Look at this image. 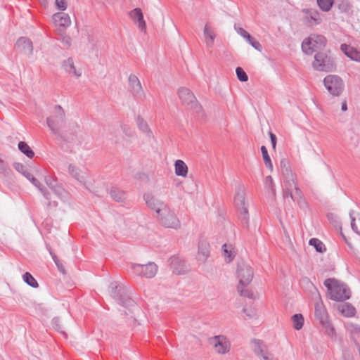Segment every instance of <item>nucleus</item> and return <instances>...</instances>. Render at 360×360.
I'll use <instances>...</instances> for the list:
<instances>
[{
    "label": "nucleus",
    "instance_id": "obj_1",
    "mask_svg": "<svg viewBox=\"0 0 360 360\" xmlns=\"http://www.w3.org/2000/svg\"><path fill=\"white\" fill-rule=\"evenodd\" d=\"M46 124L53 135L66 142L74 140L79 128L77 122H67L65 112L60 105L53 107V115L46 118Z\"/></svg>",
    "mask_w": 360,
    "mask_h": 360
},
{
    "label": "nucleus",
    "instance_id": "obj_2",
    "mask_svg": "<svg viewBox=\"0 0 360 360\" xmlns=\"http://www.w3.org/2000/svg\"><path fill=\"white\" fill-rule=\"evenodd\" d=\"M281 173L283 177V197L285 200L290 198L298 206L306 210L307 203L303 198L302 191L298 188L295 181V175L292 173L288 160L282 159L280 162Z\"/></svg>",
    "mask_w": 360,
    "mask_h": 360
},
{
    "label": "nucleus",
    "instance_id": "obj_3",
    "mask_svg": "<svg viewBox=\"0 0 360 360\" xmlns=\"http://www.w3.org/2000/svg\"><path fill=\"white\" fill-rule=\"evenodd\" d=\"M109 290L112 297L120 305L129 308V313L124 311L121 312V316H126V323H134L135 319L134 317V309H138L134 301L131 299L125 292V290L117 284V282H112L109 286Z\"/></svg>",
    "mask_w": 360,
    "mask_h": 360
},
{
    "label": "nucleus",
    "instance_id": "obj_4",
    "mask_svg": "<svg viewBox=\"0 0 360 360\" xmlns=\"http://www.w3.org/2000/svg\"><path fill=\"white\" fill-rule=\"evenodd\" d=\"M324 285L326 287L329 297L332 300L344 302L351 297L349 288L344 283L334 278L325 280Z\"/></svg>",
    "mask_w": 360,
    "mask_h": 360
},
{
    "label": "nucleus",
    "instance_id": "obj_5",
    "mask_svg": "<svg viewBox=\"0 0 360 360\" xmlns=\"http://www.w3.org/2000/svg\"><path fill=\"white\" fill-rule=\"evenodd\" d=\"M178 96L183 106L191 111L199 118L205 117V112L202 105L197 100L194 94L188 88L180 87L178 89Z\"/></svg>",
    "mask_w": 360,
    "mask_h": 360
},
{
    "label": "nucleus",
    "instance_id": "obj_6",
    "mask_svg": "<svg viewBox=\"0 0 360 360\" xmlns=\"http://www.w3.org/2000/svg\"><path fill=\"white\" fill-rule=\"evenodd\" d=\"M326 41V37L323 35L311 34L302 42V49L305 53L311 55L315 51L323 49Z\"/></svg>",
    "mask_w": 360,
    "mask_h": 360
},
{
    "label": "nucleus",
    "instance_id": "obj_7",
    "mask_svg": "<svg viewBox=\"0 0 360 360\" xmlns=\"http://www.w3.org/2000/svg\"><path fill=\"white\" fill-rule=\"evenodd\" d=\"M312 65L318 71L332 72L335 69L334 59L323 52H319L314 56Z\"/></svg>",
    "mask_w": 360,
    "mask_h": 360
},
{
    "label": "nucleus",
    "instance_id": "obj_8",
    "mask_svg": "<svg viewBox=\"0 0 360 360\" xmlns=\"http://www.w3.org/2000/svg\"><path fill=\"white\" fill-rule=\"evenodd\" d=\"M157 219L166 228L178 229L181 226L180 221L169 206H167L160 214L157 215Z\"/></svg>",
    "mask_w": 360,
    "mask_h": 360
},
{
    "label": "nucleus",
    "instance_id": "obj_9",
    "mask_svg": "<svg viewBox=\"0 0 360 360\" xmlns=\"http://www.w3.org/2000/svg\"><path fill=\"white\" fill-rule=\"evenodd\" d=\"M323 84L329 94L333 96H339L344 90L345 84L338 75H329L323 79Z\"/></svg>",
    "mask_w": 360,
    "mask_h": 360
},
{
    "label": "nucleus",
    "instance_id": "obj_10",
    "mask_svg": "<svg viewBox=\"0 0 360 360\" xmlns=\"http://www.w3.org/2000/svg\"><path fill=\"white\" fill-rule=\"evenodd\" d=\"M131 269L139 276L152 278L157 274L158 266L155 263L149 262L146 264L131 263Z\"/></svg>",
    "mask_w": 360,
    "mask_h": 360
},
{
    "label": "nucleus",
    "instance_id": "obj_11",
    "mask_svg": "<svg viewBox=\"0 0 360 360\" xmlns=\"http://www.w3.org/2000/svg\"><path fill=\"white\" fill-rule=\"evenodd\" d=\"M237 277L239 279L238 285H248L253 278V269L244 261H240L238 263L236 270Z\"/></svg>",
    "mask_w": 360,
    "mask_h": 360
},
{
    "label": "nucleus",
    "instance_id": "obj_12",
    "mask_svg": "<svg viewBox=\"0 0 360 360\" xmlns=\"http://www.w3.org/2000/svg\"><path fill=\"white\" fill-rule=\"evenodd\" d=\"M129 91L136 100L143 101L146 98V94L143 89L139 79L135 75H130L128 78Z\"/></svg>",
    "mask_w": 360,
    "mask_h": 360
},
{
    "label": "nucleus",
    "instance_id": "obj_13",
    "mask_svg": "<svg viewBox=\"0 0 360 360\" xmlns=\"http://www.w3.org/2000/svg\"><path fill=\"white\" fill-rule=\"evenodd\" d=\"M13 166L16 171H18L19 173H21L36 187H37L46 199H49V193L48 191L44 187H42L40 182L36 178H34L30 172H27L25 165L20 162H14Z\"/></svg>",
    "mask_w": 360,
    "mask_h": 360
},
{
    "label": "nucleus",
    "instance_id": "obj_14",
    "mask_svg": "<svg viewBox=\"0 0 360 360\" xmlns=\"http://www.w3.org/2000/svg\"><path fill=\"white\" fill-rule=\"evenodd\" d=\"M210 343L218 354H225L230 351L231 343L224 335H215L210 338Z\"/></svg>",
    "mask_w": 360,
    "mask_h": 360
},
{
    "label": "nucleus",
    "instance_id": "obj_15",
    "mask_svg": "<svg viewBox=\"0 0 360 360\" xmlns=\"http://www.w3.org/2000/svg\"><path fill=\"white\" fill-rule=\"evenodd\" d=\"M143 199L148 207L154 210L157 215L160 214L162 210L168 206L164 201L158 199L149 193L144 194Z\"/></svg>",
    "mask_w": 360,
    "mask_h": 360
},
{
    "label": "nucleus",
    "instance_id": "obj_16",
    "mask_svg": "<svg viewBox=\"0 0 360 360\" xmlns=\"http://www.w3.org/2000/svg\"><path fill=\"white\" fill-rule=\"evenodd\" d=\"M169 262L173 273L176 274H185L189 270L188 266L186 265L184 261L181 260L178 257H171L169 259Z\"/></svg>",
    "mask_w": 360,
    "mask_h": 360
},
{
    "label": "nucleus",
    "instance_id": "obj_17",
    "mask_svg": "<svg viewBox=\"0 0 360 360\" xmlns=\"http://www.w3.org/2000/svg\"><path fill=\"white\" fill-rule=\"evenodd\" d=\"M15 46L29 56L32 55L33 53L32 42L27 37H20L16 41Z\"/></svg>",
    "mask_w": 360,
    "mask_h": 360
},
{
    "label": "nucleus",
    "instance_id": "obj_18",
    "mask_svg": "<svg viewBox=\"0 0 360 360\" xmlns=\"http://www.w3.org/2000/svg\"><path fill=\"white\" fill-rule=\"evenodd\" d=\"M210 256V245L206 241H200L198 244L197 259L201 264H205Z\"/></svg>",
    "mask_w": 360,
    "mask_h": 360
},
{
    "label": "nucleus",
    "instance_id": "obj_19",
    "mask_svg": "<svg viewBox=\"0 0 360 360\" xmlns=\"http://www.w3.org/2000/svg\"><path fill=\"white\" fill-rule=\"evenodd\" d=\"M136 123L139 129L149 139H154V135L149 127L147 122L140 115H138L136 118Z\"/></svg>",
    "mask_w": 360,
    "mask_h": 360
},
{
    "label": "nucleus",
    "instance_id": "obj_20",
    "mask_svg": "<svg viewBox=\"0 0 360 360\" xmlns=\"http://www.w3.org/2000/svg\"><path fill=\"white\" fill-rule=\"evenodd\" d=\"M53 20L56 26L63 28L68 27L71 23L70 18L68 14L62 12L55 13L53 15Z\"/></svg>",
    "mask_w": 360,
    "mask_h": 360
},
{
    "label": "nucleus",
    "instance_id": "obj_21",
    "mask_svg": "<svg viewBox=\"0 0 360 360\" xmlns=\"http://www.w3.org/2000/svg\"><path fill=\"white\" fill-rule=\"evenodd\" d=\"M69 173L77 181L86 186V173L80 170L78 167L73 165H70L68 167Z\"/></svg>",
    "mask_w": 360,
    "mask_h": 360
},
{
    "label": "nucleus",
    "instance_id": "obj_22",
    "mask_svg": "<svg viewBox=\"0 0 360 360\" xmlns=\"http://www.w3.org/2000/svg\"><path fill=\"white\" fill-rule=\"evenodd\" d=\"M62 67L66 72L72 74L77 77H79L82 75L81 70L76 69L72 58H68L67 60H63Z\"/></svg>",
    "mask_w": 360,
    "mask_h": 360
},
{
    "label": "nucleus",
    "instance_id": "obj_23",
    "mask_svg": "<svg viewBox=\"0 0 360 360\" xmlns=\"http://www.w3.org/2000/svg\"><path fill=\"white\" fill-rule=\"evenodd\" d=\"M314 315L316 319L319 321L320 323H323V322L328 320V313L322 301L317 302L315 304Z\"/></svg>",
    "mask_w": 360,
    "mask_h": 360
},
{
    "label": "nucleus",
    "instance_id": "obj_24",
    "mask_svg": "<svg viewBox=\"0 0 360 360\" xmlns=\"http://www.w3.org/2000/svg\"><path fill=\"white\" fill-rule=\"evenodd\" d=\"M302 13L306 14L307 19L310 21L311 25H318L321 22V18H320L319 13L317 10L314 8H304Z\"/></svg>",
    "mask_w": 360,
    "mask_h": 360
},
{
    "label": "nucleus",
    "instance_id": "obj_25",
    "mask_svg": "<svg viewBox=\"0 0 360 360\" xmlns=\"http://www.w3.org/2000/svg\"><path fill=\"white\" fill-rule=\"evenodd\" d=\"M338 309L344 316L347 317H352L356 314V309L354 307L347 302H343L338 304Z\"/></svg>",
    "mask_w": 360,
    "mask_h": 360
},
{
    "label": "nucleus",
    "instance_id": "obj_26",
    "mask_svg": "<svg viewBox=\"0 0 360 360\" xmlns=\"http://www.w3.org/2000/svg\"><path fill=\"white\" fill-rule=\"evenodd\" d=\"M340 49L352 60L360 61V52L356 49L345 44L341 45Z\"/></svg>",
    "mask_w": 360,
    "mask_h": 360
},
{
    "label": "nucleus",
    "instance_id": "obj_27",
    "mask_svg": "<svg viewBox=\"0 0 360 360\" xmlns=\"http://www.w3.org/2000/svg\"><path fill=\"white\" fill-rule=\"evenodd\" d=\"M175 174L177 176L186 177L188 174V167L181 160H177L174 162Z\"/></svg>",
    "mask_w": 360,
    "mask_h": 360
},
{
    "label": "nucleus",
    "instance_id": "obj_28",
    "mask_svg": "<svg viewBox=\"0 0 360 360\" xmlns=\"http://www.w3.org/2000/svg\"><path fill=\"white\" fill-rule=\"evenodd\" d=\"M111 198L116 202H122L126 200V193L117 187H112L110 191Z\"/></svg>",
    "mask_w": 360,
    "mask_h": 360
},
{
    "label": "nucleus",
    "instance_id": "obj_29",
    "mask_svg": "<svg viewBox=\"0 0 360 360\" xmlns=\"http://www.w3.org/2000/svg\"><path fill=\"white\" fill-rule=\"evenodd\" d=\"M354 212L351 210L349 212V217L351 218V226L354 231L360 235V214L356 217L354 216Z\"/></svg>",
    "mask_w": 360,
    "mask_h": 360
},
{
    "label": "nucleus",
    "instance_id": "obj_30",
    "mask_svg": "<svg viewBox=\"0 0 360 360\" xmlns=\"http://www.w3.org/2000/svg\"><path fill=\"white\" fill-rule=\"evenodd\" d=\"M18 149L29 158H32L34 156V151L25 141L18 143Z\"/></svg>",
    "mask_w": 360,
    "mask_h": 360
},
{
    "label": "nucleus",
    "instance_id": "obj_31",
    "mask_svg": "<svg viewBox=\"0 0 360 360\" xmlns=\"http://www.w3.org/2000/svg\"><path fill=\"white\" fill-rule=\"evenodd\" d=\"M309 244L314 247L315 250L318 252L323 253L326 250L325 245L318 238H311L309 241Z\"/></svg>",
    "mask_w": 360,
    "mask_h": 360
},
{
    "label": "nucleus",
    "instance_id": "obj_32",
    "mask_svg": "<svg viewBox=\"0 0 360 360\" xmlns=\"http://www.w3.org/2000/svg\"><path fill=\"white\" fill-rule=\"evenodd\" d=\"M234 202L238 208L245 207V193L240 188L237 191L234 198Z\"/></svg>",
    "mask_w": 360,
    "mask_h": 360
},
{
    "label": "nucleus",
    "instance_id": "obj_33",
    "mask_svg": "<svg viewBox=\"0 0 360 360\" xmlns=\"http://www.w3.org/2000/svg\"><path fill=\"white\" fill-rule=\"evenodd\" d=\"M262 158L266 167L270 170H273V165L270 156L269 155L266 148L264 146L261 147Z\"/></svg>",
    "mask_w": 360,
    "mask_h": 360
},
{
    "label": "nucleus",
    "instance_id": "obj_34",
    "mask_svg": "<svg viewBox=\"0 0 360 360\" xmlns=\"http://www.w3.org/2000/svg\"><path fill=\"white\" fill-rule=\"evenodd\" d=\"M239 218L243 225L249 226V212L246 207H239Z\"/></svg>",
    "mask_w": 360,
    "mask_h": 360
},
{
    "label": "nucleus",
    "instance_id": "obj_35",
    "mask_svg": "<svg viewBox=\"0 0 360 360\" xmlns=\"http://www.w3.org/2000/svg\"><path fill=\"white\" fill-rule=\"evenodd\" d=\"M293 326L296 330H300L304 324V317L301 314H295L292 316Z\"/></svg>",
    "mask_w": 360,
    "mask_h": 360
},
{
    "label": "nucleus",
    "instance_id": "obj_36",
    "mask_svg": "<svg viewBox=\"0 0 360 360\" xmlns=\"http://www.w3.org/2000/svg\"><path fill=\"white\" fill-rule=\"evenodd\" d=\"M52 191L61 200H65L68 198V193L60 185L54 187Z\"/></svg>",
    "mask_w": 360,
    "mask_h": 360
},
{
    "label": "nucleus",
    "instance_id": "obj_37",
    "mask_svg": "<svg viewBox=\"0 0 360 360\" xmlns=\"http://www.w3.org/2000/svg\"><path fill=\"white\" fill-rule=\"evenodd\" d=\"M334 4V0H317V4L323 11L328 12Z\"/></svg>",
    "mask_w": 360,
    "mask_h": 360
},
{
    "label": "nucleus",
    "instance_id": "obj_38",
    "mask_svg": "<svg viewBox=\"0 0 360 360\" xmlns=\"http://www.w3.org/2000/svg\"><path fill=\"white\" fill-rule=\"evenodd\" d=\"M23 281L25 282L27 285L32 288H37L39 286V284L37 281L35 280V278L32 276V274L29 272H26L22 276Z\"/></svg>",
    "mask_w": 360,
    "mask_h": 360
},
{
    "label": "nucleus",
    "instance_id": "obj_39",
    "mask_svg": "<svg viewBox=\"0 0 360 360\" xmlns=\"http://www.w3.org/2000/svg\"><path fill=\"white\" fill-rule=\"evenodd\" d=\"M264 185L266 189L269 190L272 193L273 196H276V188L275 184L271 176H267L265 178Z\"/></svg>",
    "mask_w": 360,
    "mask_h": 360
},
{
    "label": "nucleus",
    "instance_id": "obj_40",
    "mask_svg": "<svg viewBox=\"0 0 360 360\" xmlns=\"http://www.w3.org/2000/svg\"><path fill=\"white\" fill-rule=\"evenodd\" d=\"M222 250L226 262L228 263L231 262L235 257V254L232 252L231 246L228 247L226 244H224Z\"/></svg>",
    "mask_w": 360,
    "mask_h": 360
},
{
    "label": "nucleus",
    "instance_id": "obj_41",
    "mask_svg": "<svg viewBox=\"0 0 360 360\" xmlns=\"http://www.w3.org/2000/svg\"><path fill=\"white\" fill-rule=\"evenodd\" d=\"M254 345H255V348H254V352L257 355H260V354H264V349H263V342L261 341L260 340H256V339H254L252 340Z\"/></svg>",
    "mask_w": 360,
    "mask_h": 360
},
{
    "label": "nucleus",
    "instance_id": "obj_42",
    "mask_svg": "<svg viewBox=\"0 0 360 360\" xmlns=\"http://www.w3.org/2000/svg\"><path fill=\"white\" fill-rule=\"evenodd\" d=\"M204 35L206 37H209L210 39V41H206L207 45L208 46H212L214 43V39H215V34L210 30L207 25H205V26L204 27Z\"/></svg>",
    "mask_w": 360,
    "mask_h": 360
},
{
    "label": "nucleus",
    "instance_id": "obj_43",
    "mask_svg": "<svg viewBox=\"0 0 360 360\" xmlns=\"http://www.w3.org/2000/svg\"><path fill=\"white\" fill-rule=\"evenodd\" d=\"M322 326L325 329L326 333L330 336L333 337L335 334V328L332 326V324L328 321V320H326L323 323H321Z\"/></svg>",
    "mask_w": 360,
    "mask_h": 360
},
{
    "label": "nucleus",
    "instance_id": "obj_44",
    "mask_svg": "<svg viewBox=\"0 0 360 360\" xmlns=\"http://www.w3.org/2000/svg\"><path fill=\"white\" fill-rule=\"evenodd\" d=\"M322 326L325 329L326 333L330 336L333 337L335 334V328L332 326V324L328 321V320H326L323 323H321Z\"/></svg>",
    "mask_w": 360,
    "mask_h": 360
},
{
    "label": "nucleus",
    "instance_id": "obj_45",
    "mask_svg": "<svg viewBox=\"0 0 360 360\" xmlns=\"http://www.w3.org/2000/svg\"><path fill=\"white\" fill-rule=\"evenodd\" d=\"M243 285H238L237 290L240 296L246 297L250 299L254 298V294L248 289H243Z\"/></svg>",
    "mask_w": 360,
    "mask_h": 360
},
{
    "label": "nucleus",
    "instance_id": "obj_46",
    "mask_svg": "<svg viewBox=\"0 0 360 360\" xmlns=\"http://www.w3.org/2000/svg\"><path fill=\"white\" fill-rule=\"evenodd\" d=\"M0 173L3 174L5 176H9L12 170L9 167V166L6 164L1 158H0Z\"/></svg>",
    "mask_w": 360,
    "mask_h": 360
},
{
    "label": "nucleus",
    "instance_id": "obj_47",
    "mask_svg": "<svg viewBox=\"0 0 360 360\" xmlns=\"http://www.w3.org/2000/svg\"><path fill=\"white\" fill-rule=\"evenodd\" d=\"M236 73L238 80L240 82H247L248 80V76L242 68H236Z\"/></svg>",
    "mask_w": 360,
    "mask_h": 360
},
{
    "label": "nucleus",
    "instance_id": "obj_48",
    "mask_svg": "<svg viewBox=\"0 0 360 360\" xmlns=\"http://www.w3.org/2000/svg\"><path fill=\"white\" fill-rule=\"evenodd\" d=\"M246 40L256 50H257L259 51H262V46L261 44L257 40H256L253 37H252L250 35V38L247 37Z\"/></svg>",
    "mask_w": 360,
    "mask_h": 360
},
{
    "label": "nucleus",
    "instance_id": "obj_49",
    "mask_svg": "<svg viewBox=\"0 0 360 360\" xmlns=\"http://www.w3.org/2000/svg\"><path fill=\"white\" fill-rule=\"evenodd\" d=\"M58 39L65 46L66 48H70L71 46V39L70 37L61 34Z\"/></svg>",
    "mask_w": 360,
    "mask_h": 360
},
{
    "label": "nucleus",
    "instance_id": "obj_50",
    "mask_svg": "<svg viewBox=\"0 0 360 360\" xmlns=\"http://www.w3.org/2000/svg\"><path fill=\"white\" fill-rule=\"evenodd\" d=\"M60 319L58 317H55L52 320V326L56 330L62 333H65L64 331L63 330L62 326L60 324Z\"/></svg>",
    "mask_w": 360,
    "mask_h": 360
},
{
    "label": "nucleus",
    "instance_id": "obj_51",
    "mask_svg": "<svg viewBox=\"0 0 360 360\" xmlns=\"http://www.w3.org/2000/svg\"><path fill=\"white\" fill-rule=\"evenodd\" d=\"M338 7L342 12H348L351 6L347 1H342L338 4Z\"/></svg>",
    "mask_w": 360,
    "mask_h": 360
},
{
    "label": "nucleus",
    "instance_id": "obj_52",
    "mask_svg": "<svg viewBox=\"0 0 360 360\" xmlns=\"http://www.w3.org/2000/svg\"><path fill=\"white\" fill-rule=\"evenodd\" d=\"M136 20H137L139 28L141 31L146 30V22L143 19V15L142 14L141 15H140L138 18H136Z\"/></svg>",
    "mask_w": 360,
    "mask_h": 360
},
{
    "label": "nucleus",
    "instance_id": "obj_53",
    "mask_svg": "<svg viewBox=\"0 0 360 360\" xmlns=\"http://www.w3.org/2000/svg\"><path fill=\"white\" fill-rule=\"evenodd\" d=\"M143 14L141 9L139 8H134L130 12V16L132 19L136 20Z\"/></svg>",
    "mask_w": 360,
    "mask_h": 360
},
{
    "label": "nucleus",
    "instance_id": "obj_54",
    "mask_svg": "<svg viewBox=\"0 0 360 360\" xmlns=\"http://www.w3.org/2000/svg\"><path fill=\"white\" fill-rule=\"evenodd\" d=\"M122 131L124 132V134H125L126 136H127L129 137H132L134 136V131L129 126L123 125V126H122Z\"/></svg>",
    "mask_w": 360,
    "mask_h": 360
},
{
    "label": "nucleus",
    "instance_id": "obj_55",
    "mask_svg": "<svg viewBox=\"0 0 360 360\" xmlns=\"http://www.w3.org/2000/svg\"><path fill=\"white\" fill-rule=\"evenodd\" d=\"M56 5L61 11H65L67 8V3L65 0H56Z\"/></svg>",
    "mask_w": 360,
    "mask_h": 360
},
{
    "label": "nucleus",
    "instance_id": "obj_56",
    "mask_svg": "<svg viewBox=\"0 0 360 360\" xmlns=\"http://www.w3.org/2000/svg\"><path fill=\"white\" fill-rule=\"evenodd\" d=\"M235 29L236 30V32H238V34H239L240 36H242L244 39H246L247 37H250V34L247 32L245 31L243 28L242 27H236L235 26Z\"/></svg>",
    "mask_w": 360,
    "mask_h": 360
},
{
    "label": "nucleus",
    "instance_id": "obj_57",
    "mask_svg": "<svg viewBox=\"0 0 360 360\" xmlns=\"http://www.w3.org/2000/svg\"><path fill=\"white\" fill-rule=\"evenodd\" d=\"M269 137H270V139H271V145H272V148L274 150H276L277 138H276V135L274 134H273L271 131H269Z\"/></svg>",
    "mask_w": 360,
    "mask_h": 360
},
{
    "label": "nucleus",
    "instance_id": "obj_58",
    "mask_svg": "<svg viewBox=\"0 0 360 360\" xmlns=\"http://www.w3.org/2000/svg\"><path fill=\"white\" fill-rule=\"evenodd\" d=\"M45 181L47 186L51 191L54 188L55 186L58 185L55 180H51V179L46 178Z\"/></svg>",
    "mask_w": 360,
    "mask_h": 360
},
{
    "label": "nucleus",
    "instance_id": "obj_59",
    "mask_svg": "<svg viewBox=\"0 0 360 360\" xmlns=\"http://www.w3.org/2000/svg\"><path fill=\"white\" fill-rule=\"evenodd\" d=\"M48 250H49V252L50 253V255H51L55 264L56 263H58V262L60 261L59 259L58 258V257L56 256V255L53 252V251L52 250V249L49 247L48 248Z\"/></svg>",
    "mask_w": 360,
    "mask_h": 360
},
{
    "label": "nucleus",
    "instance_id": "obj_60",
    "mask_svg": "<svg viewBox=\"0 0 360 360\" xmlns=\"http://www.w3.org/2000/svg\"><path fill=\"white\" fill-rule=\"evenodd\" d=\"M48 193H50L49 192H48ZM49 199H47L49 200V202L47 203V206L49 207H57L58 206V202L56 201H55V200L51 201L50 200H51V194H49Z\"/></svg>",
    "mask_w": 360,
    "mask_h": 360
},
{
    "label": "nucleus",
    "instance_id": "obj_61",
    "mask_svg": "<svg viewBox=\"0 0 360 360\" xmlns=\"http://www.w3.org/2000/svg\"><path fill=\"white\" fill-rule=\"evenodd\" d=\"M56 265L57 266L58 270L63 274H65L66 272H65V267L63 266V265L60 263V262L59 261L58 263H56Z\"/></svg>",
    "mask_w": 360,
    "mask_h": 360
},
{
    "label": "nucleus",
    "instance_id": "obj_62",
    "mask_svg": "<svg viewBox=\"0 0 360 360\" xmlns=\"http://www.w3.org/2000/svg\"><path fill=\"white\" fill-rule=\"evenodd\" d=\"M258 356L261 357L263 360H271L269 356V352H264V354H260Z\"/></svg>",
    "mask_w": 360,
    "mask_h": 360
},
{
    "label": "nucleus",
    "instance_id": "obj_63",
    "mask_svg": "<svg viewBox=\"0 0 360 360\" xmlns=\"http://www.w3.org/2000/svg\"><path fill=\"white\" fill-rule=\"evenodd\" d=\"M341 109H342V111H346L347 110V102L346 101H344L342 103Z\"/></svg>",
    "mask_w": 360,
    "mask_h": 360
},
{
    "label": "nucleus",
    "instance_id": "obj_64",
    "mask_svg": "<svg viewBox=\"0 0 360 360\" xmlns=\"http://www.w3.org/2000/svg\"><path fill=\"white\" fill-rule=\"evenodd\" d=\"M243 312L245 313L248 316L252 317V315L250 313H248L247 309H243Z\"/></svg>",
    "mask_w": 360,
    "mask_h": 360
}]
</instances>
